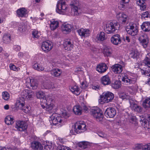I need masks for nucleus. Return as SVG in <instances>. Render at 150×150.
<instances>
[{"mask_svg": "<svg viewBox=\"0 0 150 150\" xmlns=\"http://www.w3.org/2000/svg\"><path fill=\"white\" fill-rule=\"evenodd\" d=\"M120 26L117 22H108L105 25L104 30L108 34L114 33L116 30H119Z\"/></svg>", "mask_w": 150, "mask_h": 150, "instance_id": "nucleus-1", "label": "nucleus"}, {"mask_svg": "<svg viewBox=\"0 0 150 150\" xmlns=\"http://www.w3.org/2000/svg\"><path fill=\"white\" fill-rule=\"evenodd\" d=\"M145 67L141 69V71L142 74L148 77H150V53L147 54L144 60Z\"/></svg>", "mask_w": 150, "mask_h": 150, "instance_id": "nucleus-2", "label": "nucleus"}, {"mask_svg": "<svg viewBox=\"0 0 150 150\" xmlns=\"http://www.w3.org/2000/svg\"><path fill=\"white\" fill-rule=\"evenodd\" d=\"M114 98V94L111 92L109 91L104 92L100 96L98 102L101 104L108 103L111 102Z\"/></svg>", "mask_w": 150, "mask_h": 150, "instance_id": "nucleus-3", "label": "nucleus"}, {"mask_svg": "<svg viewBox=\"0 0 150 150\" xmlns=\"http://www.w3.org/2000/svg\"><path fill=\"white\" fill-rule=\"evenodd\" d=\"M57 12L60 14H64L68 12L67 5L66 4L65 0H59L57 5Z\"/></svg>", "mask_w": 150, "mask_h": 150, "instance_id": "nucleus-4", "label": "nucleus"}, {"mask_svg": "<svg viewBox=\"0 0 150 150\" xmlns=\"http://www.w3.org/2000/svg\"><path fill=\"white\" fill-rule=\"evenodd\" d=\"M86 125L84 122L80 121L76 122L74 128V131L77 134L85 131L86 129Z\"/></svg>", "mask_w": 150, "mask_h": 150, "instance_id": "nucleus-5", "label": "nucleus"}, {"mask_svg": "<svg viewBox=\"0 0 150 150\" xmlns=\"http://www.w3.org/2000/svg\"><path fill=\"white\" fill-rule=\"evenodd\" d=\"M91 114L98 121L102 120L103 116L100 110L98 108L93 107L91 109Z\"/></svg>", "mask_w": 150, "mask_h": 150, "instance_id": "nucleus-6", "label": "nucleus"}, {"mask_svg": "<svg viewBox=\"0 0 150 150\" xmlns=\"http://www.w3.org/2000/svg\"><path fill=\"white\" fill-rule=\"evenodd\" d=\"M121 77L123 83L125 85H129L134 83L136 81L137 79L136 78H132L125 74H122Z\"/></svg>", "mask_w": 150, "mask_h": 150, "instance_id": "nucleus-7", "label": "nucleus"}, {"mask_svg": "<svg viewBox=\"0 0 150 150\" xmlns=\"http://www.w3.org/2000/svg\"><path fill=\"white\" fill-rule=\"evenodd\" d=\"M126 31L127 33L132 36L136 35L138 32V30L136 24L132 23H130L129 25L127 26Z\"/></svg>", "mask_w": 150, "mask_h": 150, "instance_id": "nucleus-8", "label": "nucleus"}, {"mask_svg": "<svg viewBox=\"0 0 150 150\" xmlns=\"http://www.w3.org/2000/svg\"><path fill=\"white\" fill-rule=\"evenodd\" d=\"M26 82L28 87L32 89H36L38 86L37 81L30 77L26 79Z\"/></svg>", "mask_w": 150, "mask_h": 150, "instance_id": "nucleus-9", "label": "nucleus"}, {"mask_svg": "<svg viewBox=\"0 0 150 150\" xmlns=\"http://www.w3.org/2000/svg\"><path fill=\"white\" fill-rule=\"evenodd\" d=\"M63 48L65 50H71L74 47L73 40L71 39H66L64 41Z\"/></svg>", "mask_w": 150, "mask_h": 150, "instance_id": "nucleus-10", "label": "nucleus"}, {"mask_svg": "<svg viewBox=\"0 0 150 150\" xmlns=\"http://www.w3.org/2000/svg\"><path fill=\"white\" fill-rule=\"evenodd\" d=\"M21 96L23 100L25 99L28 100H31L34 97V93L31 90L25 89L21 93Z\"/></svg>", "mask_w": 150, "mask_h": 150, "instance_id": "nucleus-11", "label": "nucleus"}, {"mask_svg": "<svg viewBox=\"0 0 150 150\" xmlns=\"http://www.w3.org/2000/svg\"><path fill=\"white\" fill-rule=\"evenodd\" d=\"M63 119L60 115L55 113L50 117V121L51 123L56 125L59 123H61L63 121Z\"/></svg>", "mask_w": 150, "mask_h": 150, "instance_id": "nucleus-12", "label": "nucleus"}, {"mask_svg": "<svg viewBox=\"0 0 150 150\" xmlns=\"http://www.w3.org/2000/svg\"><path fill=\"white\" fill-rule=\"evenodd\" d=\"M53 46V45L51 42L49 41H45L42 42L41 48L45 52L47 53L51 50Z\"/></svg>", "mask_w": 150, "mask_h": 150, "instance_id": "nucleus-13", "label": "nucleus"}, {"mask_svg": "<svg viewBox=\"0 0 150 150\" xmlns=\"http://www.w3.org/2000/svg\"><path fill=\"white\" fill-rule=\"evenodd\" d=\"M27 126L26 123L25 121H18L16 122L15 128L19 131H23L26 129Z\"/></svg>", "mask_w": 150, "mask_h": 150, "instance_id": "nucleus-14", "label": "nucleus"}, {"mask_svg": "<svg viewBox=\"0 0 150 150\" xmlns=\"http://www.w3.org/2000/svg\"><path fill=\"white\" fill-rule=\"evenodd\" d=\"M129 103L130 108L132 110L138 112H141L142 111V108L140 106L138 105L135 101L133 100H130Z\"/></svg>", "mask_w": 150, "mask_h": 150, "instance_id": "nucleus-15", "label": "nucleus"}, {"mask_svg": "<svg viewBox=\"0 0 150 150\" xmlns=\"http://www.w3.org/2000/svg\"><path fill=\"white\" fill-rule=\"evenodd\" d=\"M116 114V111L113 108H107L105 112V115L108 118H113Z\"/></svg>", "mask_w": 150, "mask_h": 150, "instance_id": "nucleus-16", "label": "nucleus"}, {"mask_svg": "<svg viewBox=\"0 0 150 150\" xmlns=\"http://www.w3.org/2000/svg\"><path fill=\"white\" fill-rule=\"evenodd\" d=\"M139 40L144 47H146L148 43V36L146 34L141 35L139 38Z\"/></svg>", "mask_w": 150, "mask_h": 150, "instance_id": "nucleus-17", "label": "nucleus"}, {"mask_svg": "<svg viewBox=\"0 0 150 150\" xmlns=\"http://www.w3.org/2000/svg\"><path fill=\"white\" fill-rule=\"evenodd\" d=\"M79 35L82 37H87L90 34V30L87 29L81 28L77 30Z\"/></svg>", "mask_w": 150, "mask_h": 150, "instance_id": "nucleus-18", "label": "nucleus"}, {"mask_svg": "<svg viewBox=\"0 0 150 150\" xmlns=\"http://www.w3.org/2000/svg\"><path fill=\"white\" fill-rule=\"evenodd\" d=\"M111 69L112 71L115 74H120L123 70V67L119 64H116L112 65Z\"/></svg>", "mask_w": 150, "mask_h": 150, "instance_id": "nucleus-19", "label": "nucleus"}, {"mask_svg": "<svg viewBox=\"0 0 150 150\" xmlns=\"http://www.w3.org/2000/svg\"><path fill=\"white\" fill-rule=\"evenodd\" d=\"M110 40L111 43L115 45H117L121 43L120 35L118 34L113 35Z\"/></svg>", "mask_w": 150, "mask_h": 150, "instance_id": "nucleus-20", "label": "nucleus"}, {"mask_svg": "<svg viewBox=\"0 0 150 150\" xmlns=\"http://www.w3.org/2000/svg\"><path fill=\"white\" fill-rule=\"evenodd\" d=\"M31 147L34 150H42L43 146L42 144L39 142L34 141L31 143Z\"/></svg>", "mask_w": 150, "mask_h": 150, "instance_id": "nucleus-21", "label": "nucleus"}, {"mask_svg": "<svg viewBox=\"0 0 150 150\" xmlns=\"http://www.w3.org/2000/svg\"><path fill=\"white\" fill-rule=\"evenodd\" d=\"M17 13L18 16L19 17H26L27 16V10L24 8H21L18 9L17 11Z\"/></svg>", "mask_w": 150, "mask_h": 150, "instance_id": "nucleus-22", "label": "nucleus"}, {"mask_svg": "<svg viewBox=\"0 0 150 150\" xmlns=\"http://www.w3.org/2000/svg\"><path fill=\"white\" fill-rule=\"evenodd\" d=\"M108 68L105 64L102 63L98 65L96 67V70L100 73L105 72Z\"/></svg>", "mask_w": 150, "mask_h": 150, "instance_id": "nucleus-23", "label": "nucleus"}, {"mask_svg": "<svg viewBox=\"0 0 150 150\" xmlns=\"http://www.w3.org/2000/svg\"><path fill=\"white\" fill-rule=\"evenodd\" d=\"M116 17L118 20L125 22L127 19V16L123 13H119L117 14Z\"/></svg>", "mask_w": 150, "mask_h": 150, "instance_id": "nucleus-24", "label": "nucleus"}, {"mask_svg": "<svg viewBox=\"0 0 150 150\" xmlns=\"http://www.w3.org/2000/svg\"><path fill=\"white\" fill-rule=\"evenodd\" d=\"M103 53L105 56L110 57L112 55V51L110 47L104 46Z\"/></svg>", "mask_w": 150, "mask_h": 150, "instance_id": "nucleus-25", "label": "nucleus"}, {"mask_svg": "<svg viewBox=\"0 0 150 150\" xmlns=\"http://www.w3.org/2000/svg\"><path fill=\"white\" fill-rule=\"evenodd\" d=\"M44 88L45 89H53L54 87V84L50 81L46 80L42 83Z\"/></svg>", "mask_w": 150, "mask_h": 150, "instance_id": "nucleus-26", "label": "nucleus"}, {"mask_svg": "<svg viewBox=\"0 0 150 150\" xmlns=\"http://www.w3.org/2000/svg\"><path fill=\"white\" fill-rule=\"evenodd\" d=\"M141 28L143 31L148 32L150 31V22H144L141 26Z\"/></svg>", "mask_w": 150, "mask_h": 150, "instance_id": "nucleus-27", "label": "nucleus"}, {"mask_svg": "<svg viewBox=\"0 0 150 150\" xmlns=\"http://www.w3.org/2000/svg\"><path fill=\"white\" fill-rule=\"evenodd\" d=\"M50 27L52 30H54L59 26V22L54 19H52L50 21Z\"/></svg>", "mask_w": 150, "mask_h": 150, "instance_id": "nucleus-28", "label": "nucleus"}, {"mask_svg": "<svg viewBox=\"0 0 150 150\" xmlns=\"http://www.w3.org/2000/svg\"><path fill=\"white\" fill-rule=\"evenodd\" d=\"M69 89L71 92L76 95H78L80 93L79 88L77 86H71L69 87Z\"/></svg>", "mask_w": 150, "mask_h": 150, "instance_id": "nucleus-29", "label": "nucleus"}, {"mask_svg": "<svg viewBox=\"0 0 150 150\" xmlns=\"http://www.w3.org/2000/svg\"><path fill=\"white\" fill-rule=\"evenodd\" d=\"M72 26L69 24H65L62 26V30L64 33H67L71 32Z\"/></svg>", "mask_w": 150, "mask_h": 150, "instance_id": "nucleus-30", "label": "nucleus"}, {"mask_svg": "<svg viewBox=\"0 0 150 150\" xmlns=\"http://www.w3.org/2000/svg\"><path fill=\"white\" fill-rule=\"evenodd\" d=\"M105 33L103 32H101L98 33L96 38V40L99 41H102L105 39Z\"/></svg>", "mask_w": 150, "mask_h": 150, "instance_id": "nucleus-31", "label": "nucleus"}, {"mask_svg": "<svg viewBox=\"0 0 150 150\" xmlns=\"http://www.w3.org/2000/svg\"><path fill=\"white\" fill-rule=\"evenodd\" d=\"M102 83L104 85H108L110 83V80L108 76L106 75L103 76L101 79Z\"/></svg>", "mask_w": 150, "mask_h": 150, "instance_id": "nucleus-32", "label": "nucleus"}, {"mask_svg": "<svg viewBox=\"0 0 150 150\" xmlns=\"http://www.w3.org/2000/svg\"><path fill=\"white\" fill-rule=\"evenodd\" d=\"M23 99H20V100H18L16 102V106L18 108L22 110L24 107V101Z\"/></svg>", "mask_w": 150, "mask_h": 150, "instance_id": "nucleus-33", "label": "nucleus"}, {"mask_svg": "<svg viewBox=\"0 0 150 150\" xmlns=\"http://www.w3.org/2000/svg\"><path fill=\"white\" fill-rule=\"evenodd\" d=\"M50 72L52 75L55 77L59 76L62 73L61 70L58 69H53Z\"/></svg>", "mask_w": 150, "mask_h": 150, "instance_id": "nucleus-34", "label": "nucleus"}, {"mask_svg": "<svg viewBox=\"0 0 150 150\" xmlns=\"http://www.w3.org/2000/svg\"><path fill=\"white\" fill-rule=\"evenodd\" d=\"M73 110L74 113L76 115H80L82 113L81 108L79 105L75 106L74 107Z\"/></svg>", "mask_w": 150, "mask_h": 150, "instance_id": "nucleus-35", "label": "nucleus"}, {"mask_svg": "<svg viewBox=\"0 0 150 150\" xmlns=\"http://www.w3.org/2000/svg\"><path fill=\"white\" fill-rule=\"evenodd\" d=\"M81 13V11L79 8H78L76 6H74L72 8L71 13L74 16L79 15Z\"/></svg>", "mask_w": 150, "mask_h": 150, "instance_id": "nucleus-36", "label": "nucleus"}, {"mask_svg": "<svg viewBox=\"0 0 150 150\" xmlns=\"http://www.w3.org/2000/svg\"><path fill=\"white\" fill-rule=\"evenodd\" d=\"M53 98L52 97L50 96H45L44 99L43 100L44 102L45 103V104L53 103L52 101Z\"/></svg>", "mask_w": 150, "mask_h": 150, "instance_id": "nucleus-37", "label": "nucleus"}, {"mask_svg": "<svg viewBox=\"0 0 150 150\" xmlns=\"http://www.w3.org/2000/svg\"><path fill=\"white\" fill-rule=\"evenodd\" d=\"M14 119L11 116H6L5 120V123L8 125H11L14 122Z\"/></svg>", "mask_w": 150, "mask_h": 150, "instance_id": "nucleus-38", "label": "nucleus"}, {"mask_svg": "<svg viewBox=\"0 0 150 150\" xmlns=\"http://www.w3.org/2000/svg\"><path fill=\"white\" fill-rule=\"evenodd\" d=\"M142 105L144 108L148 109L150 108V98L146 99L143 101Z\"/></svg>", "mask_w": 150, "mask_h": 150, "instance_id": "nucleus-39", "label": "nucleus"}, {"mask_svg": "<svg viewBox=\"0 0 150 150\" xmlns=\"http://www.w3.org/2000/svg\"><path fill=\"white\" fill-rule=\"evenodd\" d=\"M45 93L42 91H39L37 92L36 93V96L37 98L42 99V100L45 96Z\"/></svg>", "mask_w": 150, "mask_h": 150, "instance_id": "nucleus-40", "label": "nucleus"}, {"mask_svg": "<svg viewBox=\"0 0 150 150\" xmlns=\"http://www.w3.org/2000/svg\"><path fill=\"white\" fill-rule=\"evenodd\" d=\"M3 41L6 44L9 43L11 41V36L9 34H5L3 37Z\"/></svg>", "mask_w": 150, "mask_h": 150, "instance_id": "nucleus-41", "label": "nucleus"}, {"mask_svg": "<svg viewBox=\"0 0 150 150\" xmlns=\"http://www.w3.org/2000/svg\"><path fill=\"white\" fill-rule=\"evenodd\" d=\"M33 68L38 71H42L44 70V68L37 63H35L33 66Z\"/></svg>", "mask_w": 150, "mask_h": 150, "instance_id": "nucleus-42", "label": "nucleus"}, {"mask_svg": "<svg viewBox=\"0 0 150 150\" xmlns=\"http://www.w3.org/2000/svg\"><path fill=\"white\" fill-rule=\"evenodd\" d=\"M46 104V110L48 111L50 113H52L53 111V103L45 104Z\"/></svg>", "mask_w": 150, "mask_h": 150, "instance_id": "nucleus-43", "label": "nucleus"}, {"mask_svg": "<svg viewBox=\"0 0 150 150\" xmlns=\"http://www.w3.org/2000/svg\"><path fill=\"white\" fill-rule=\"evenodd\" d=\"M88 144V143L86 142H79L78 145L82 149H85L87 147Z\"/></svg>", "mask_w": 150, "mask_h": 150, "instance_id": "nucleus-44", "label": "nucleus"}, {"mask_svg": "<svg viewBox=\"0 0 150 150\" xmlns=\"http://www.w3.org/2000/svg\"><path fill=\"white\" fill-rule=\"evenodd\" d=\"M121 83L120 82L116 81L112 84V86L115 89L118 88L120 87Z\"/></svg>", "mask_w": 150, "mask_h": 150, "instance_id": "nucleus-45", "label": "nucleus"}, {"mask_svg": "<svg viewBox=\"0 0 150 150\" xmlns=\"http://www.w3.org/2000/svg\"><path fill=\"white\" fill-rule=\"evenodd\" d=\"M3 98L5 100H8L10 98L9 94L6 91H4L2 93Z\"/></svg>", "mask_w": 150, "mask_h": 150, "instance_id": "nucleus-46", "label": "nucleus"}, {"mask_svg": "<svg viewBox=\"0 0 150 150\" xmlns=\"http://www.w3.org/2000/svg\"><path fill=\"white\" fill-rule=\"evenodd\" d=\"M39 32L37 30L33 31L32 34L33 38L37 39L39 37Z\"/></svg>", "mask_w": 150, "mask_h": 150, "instance_id": "nucleus-47", "label": "nucleus"}, {"mask_svg": "<svg viewBox=\"0 0 150 150\" xmlns=\"http://www.w3.org/2000/svg\"><path fill=\"white\" fill-rule=\"evenodd\" d=\"M119 96L120 98L122 99H127L128 97V96L125 93H120L119 94Z\"/></svg>", "mask_w": 150, "mask_h": 150, "instance_id": "nucleus-48", "label": "nucleus"}, {"mask_svg": "<svg viewBox=\"0 0 150 150\" xmlns=\"http://www.w3.org/2000/svg\"><path fill=\"white\" fill-rule=\"evenodd\" d=\"M144 147H145L144 145L139 144L136 147L135 150H145Z\"/></svg>", "mask_w": 150, "mask_h": 150, "instance_id": "nucleus-49", "label": "nucleus"}, {"mask_svg": "<svg viewBox=\"0 0 150 150\" xmlns=\"http://www.w3.org/2000/svg\"><path fill=\"white\" fill-rule=\"evenodd\" d=\"M150 15L148 11L144 12L142 14L141 18H148Z\"/></svg>", "mask_w": 150, "mask_h": 150, "instance_id": "nucleus-50", "label": "nucleus"}, {"mask_svg": "<svg viewBox=\"0 0 150 150\" xmlns=\"http://www.w3.org/2000/svg\"><path fill=\"white\" fill-rule=\"evenodd\" d=\"M138 54V52L136 51H133L130 53L131 56L133 58H137Z\"/></svg>", "mask_w": 150, "mask_h": 150, "instance_id": "nucleus-51", "label": "nucleus"}, {"mask_svg": "<svg viewBox=\"0 0 150 150\" xmlns=\"http://www.w3.org/2000/svg\"><path fill=\"white\" fill-rule=\"evenodd\" d=\"M49 145L47 144L44 146V150H52L53 148L52 147L51 144L49 143Z\"/></svg>", "mask_w": 150, "mask_h": 150, "instance_id": "nucleus-52", "label": "nucleus"}, {"mask_svg": "<svg viewBox=\"0 0 150 150\" xmlns=\"http://www.w3.org/2000/svg\"><path fill=\"white\" fill-rule=\"evenodd\" d=\"M77 57V55L75 54H70L69 55V57L72 60H74L76 59Z\"/></svg>", "mask_w": 150, "mask_h": 150, "instance_id": "nucleus-53", "label": "nucleus"}, {"mask_svg": "<svg viewBox=\"0 0 150 150\" xmlns=\"http://www.w3.org/2000/svg\"><path fill=\"white\" fill-rule=\"evenodd\" d=\"M126 4L123 3H120L119 4L118 6L119 8L121 10H123L126 7Z\"/></svg>", "mask_w": 150, "mask_h": 150, "instance_id": "nucleus-54", "label": "nucleus"}, {"mask_svg": "<svg viewBox=\"0 0 150 150\" xmlns=\"http://www.w3.org/2000/svg\"><path fill=\"white\" fill-rule=\"evenodd\" d=\"M136 1L137 4L139 6L145 3V0H136Z\"/></svg>", "mask_w": 150, "mask_h": 150, "instance_id": "nucleus-55", "label": "nucleus"}, {"mask_svg": "<svg viewBox=\"0 0 150 150\" xmlns=\"http://www.w3.org/2000/svg\"><path fill=\"white\" fill-rule=\"evenodd\" d=\"M98 135L100 137L103 138H106L107 137V135L103 132L99 133Z\"/></svg>", "mask_w": 150, "mask_h": 150, "instance_id": "nucleus-56", "label": "nucleus"}, {"mask_svg": "<svg viewBox=\"0 0 150 150\" xmlns=\"http://www.w3.org/2000/svg\"><path fill=\"white\" fill-rule=\"evenodd\" d=\"M139 6H140V9L142 11H143L146 10V6L145 5V3L140 5H139Z\"/></svg>", "mask_w": 150, "mask_h": 150, "instance_id": "nucleus-57", "label": "nucleus"}, {"mask_svg": "<svg viewBox=\"0 0 150 150\" xmlns=\"http://www.w3.org/2000/svg\"><path fill=\"white\" fill-rule=\"evenodd\" d=\"M30 108L28 106H27L26 107H24L23 109L22 110L26 113L28 112L29 111Z\"/></svg>", "mask_w": 150, "mask_h": 150, "instance_id": "nucleus-58", "label": "nucleus"}, {"mask_svg": "<svg viewBox=\"0 0 150 150\" xmlns=\"http://www.w3.org/2000/svg\"><path fill=\"white\" fill-rule=\"evenodd\" d=\"M13 49L15 51H18L20 50L21 48L20 46L18 45H15L14 46Z\"/></svg>", "mask_w": 150, "mask_h": 150, "instance_id": "nucleus-59", "label": "nucleus"}, {"mask_svg": "<svg viewBox=\"0 0 150 150\" xmlns=\"http://www.w3.org/2000/svg\"><path fill=\"white\" fill-rule=\"evenodd\" d=\"M9 67L10 69L13 71L16 70L17 69L16 66L13 64H10Z\"/></svg>", "mask_w": 150, "mask_h": 150, "instance_id": "nucleus-60", "label": "nucleus"}, {"mask_svg": "<svg viewBox=\"0 0 150 150\" xmlns=\"http://www.w3.org/2000/svg\"><path fill=\"white\" fill-rule=\"evenodd\" d=\"M81 85L82 87L84 88H86L88 86V84L86 81L82 82L81 83Z\"/></svg>", "mask_w": 150, "mask_h": 150, "instance_id": "nucleus-61", "label": "nucleus"}, {"mask_svg": "<svg viewBox=\"0 0 150 150\" xmlns=\"http://www.w3.org/2000/svg\"><path fill=\"white\" fill-rule=\"evenodd\" d=\"M148 122V123H147L146 122H145V121H144V123H145V126L147 127V124L150 125V115L149 116L147 120Z\"/></svg>", "mask_w": 150, "mask_h": 150, "instance_id": "nucleus-62", "label": "nucleus"}, {"mask_svg": "<svg viewBox=\"0 0 150 150\" xmlns=\"http://www.w3.org/2000/svg\"><path fill=\"white\" fill-rule=\"evenodd\" d=\"M144 149L145 150H150V143H149L147 144L144 145Z\"/></svg>", "mask_w": 150, "mask_h": 150, "instance_id": "nucleus-63", "label": "nucleus"}, {"mask_svg": "<svg viewBox=\"0 0 150 150\" xmlns=\"http://www.w3.org/2000/svg\"><path fill=\"white\" fill-rule=\"evenodd\" d=\"M65 146L59 145L57 147V150H63Z\"/></svg>", "mask_w": 150, "mask_h": 150, "instance_id": "nucleus-64", "label": "nucleus"}]
</instances>
